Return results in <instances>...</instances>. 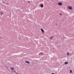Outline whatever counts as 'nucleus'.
<instances>
[{"label":"nucleus","instance_id":"f257e3e1","mask_svg":"<svg viewBox=\"0 0 74 74\" xmlns=\"http://www.w3.org/2000/svg\"><path fill=\"white\" fill-rule=\"evenodd\" d=\"M63 5V3H62L60 2L58 3V5L59 6H61L62 5Z\"/></svg>","mask_w":74,"mask_h":74},{"label":"nucleus","instance_id":"f03ea898","mask_svg":"<svg viewBox=\"0 0 74 74\" xmlns=\"http://www.w3.org/2000/svg\"><path fill=\"white\" fill-rule=\"evenodd\" d=\"M68 8L69 10H72V7L70 6H69L68 7Z\"/></svg>","mask_w":74,"mask_h":74},{"label":"nucleus","instance_id":"7ed1b4c3","mask_svg":"<svg viewBox=\"0 0 74 74\" xmlns=\"http://www.w3.org/2000/svg\"><path fill=\"white\" fill-rule=\"evenodd\" d=\"M10 69L12 70L13 71H14V68L12 67H10Z\"/></svg>","mask_w":74,"mask_h":74},{"label":"nucleus","instance_id":"20e7f679","mask_svg":"<svg viewBox=\"0 0 74 74\" xmlns=\"http://www.w3.org/2000/svg\"><path fill=\"white\" fill-rule=\"evenodd\" d=\"M40 30L41 32H42V33H44V29H43L41 28Z\"/></svg>","mask_w":74,"mask_h":74},{"label":"nucleus","instance_id":"39448f33","mask_svg":"<svg viewBox=\"0 0 74 74\" xmlns=\"http://www.w3.org/2000/svg\"><path fill=\"white\" fill-rule=\"evenodd\" d=\"M40 6L41 8H42L44 7V5L42 4H41L40 5Z\"/></svg>","mask_w":74,"mask_h":74},{"label":"nucleus","instance_id":"423d86ee","mask_svg":"<svg viewBox=\"0 0 74 74\" xmlns=\"http://www.w3.org/2000/svg\"><path fill=\"white\" fill-rule=\"evenodd\" d=\"M53 38V36H51V37H50V39L51 40H52V38Z\"/></svg>","mask_w":74,"mask_h":74},{"label":"nucleus","instance_id":"0eeeda50","mask_svg":"<svg viewBox=\"0 0 74 74\" xmlns=\"http://www.w3.org/2000/svg\"><path fill=\"white\" fill-rule=\"evenodd\" d=\"M1 15H2L3 14V12H1Z\"/></svg>","mask_w":74,"mask_h":74},{"label":"nucleus","instance_id":"6e6552de","mask_svg":"<svg viewBox=\"0 0 74 74\" xmlns=\"http://www.w3.org/2000/svg\"><path fill=\"white\" fill-rule=\"evenodd\" d=\"M25 62L26 63H28V64H29V63H30V62H29V61H25Z\"/></svg>","mask_w":74,"mask_h":74},{"label":"nucleus","instance_id":"1a4fd4ad","mask_svg":"<svg viewBox=\"0 0 74 74\" xmlns=\"http://www.w3.org/2000/svg\"><path fill=\"white\" fill-rule=\"evenodd\" d=\"M72 72V71L71 70H70V71L69 72L70 73H71Z\"/></svg>","mask_w":74,"mask_h":74},{"label":"nucleus","instance_id":"9d476101","mask_svg":"<svg viewBox=\"0 0 74 74\" xmlns=\"http://www.w3.org/2000/svg\"><path fill=\"white\" fill-rule=\"evenodd\" d=\"M68 63H69L68 62H65V64H68Z\"/></svg>","mask_w":74,"mask_h":74},{"label":"nucleus","instance_id":"9b49d317","mask_svg":"<svg viewBox=\"0 0 74 74\" xmlns=\"http://www.w3.org/2000/svg\"><path fill=\"white\" fill-rule=\"evenodd\" d=\"M66 54L67 55H69V53H66Z\"/></svg>","mask_w":74,"mask_h":74},{"label":"nucleus","instance_id":"f8f14e48","mask_svg":"<svg viewBox=\"0 0 74 74\" xmlns=\"http://www.w3.org/2000/svg\"><path fill=\"white\" fill-rule=\"evenodd\" d=\"M14 73H15L16 74H18V73H16V72H15V71H14Z\"/></svg>","mask_w":74,"mask_h":74},{"label":"nucleus","instance_id":"ddd939ff","mask_svg":"<svg viewBox=\"0 0 74 74\" xmlns=\"http://www.w3.org/2000/svg\"><path fill=\"white\" fill-rule=\"evenodd\" d=\"M60 15H62V14H61V13H60Z\"/></svg>","mask_w":74,"mask_h":74},{"label":"nucleus","instance_id":"4468645a","mask_svg":"<svg viewBox=\"0 0 74 74\" xmlns=\"http://www.w3.org/2000/svg\"><path fill=\"white\" fill-rule=\"evenodd\" d=\"M51 74H54V73H52Z\"/></svg>","mask_w":74,"mask_h":74}]
</instances>
